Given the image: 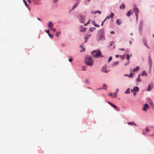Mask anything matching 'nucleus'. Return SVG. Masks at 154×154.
<instances>
[{"label":"nucleus","instance_id":"nucleus-1","mask_svg":"<svg viewBox=\"0 0 154 154\" xmlns=\"http://www.w3.org/2000/svg\"><path fill=\"white\" fill-rule=\"evenodd\" d=\"M85 61L86 64L88 66H91L93 65V60L91 57L89 56L88 55L85 56Z\"/></svg>","mask_w":154,"mask_h":154},{"label":"nucleus","instance_id":"nucleus-2","mask_svg":"<svg viewBox=\"0 0 154 154\" xmlns=\"http://www.w3.org/2000/svg\"><path fill=\"white\" fill-rule=\"evenodd\" d=\"M104 31L103 29L100 30L97 35V39L98 40H100L103 38H104Z\"/></svg>","mask_w":154,"mask_h":154},{"label":"nucleus","instance_id":"nucleus-3","mask_svg":"<svg viewBox=\"0 0 154 154\" xmlns=\"http://www.w3.org/2000/svg\"><path fill=\"white\" fill-rule=\"evenodd\" d=\"M92 55L95 58H98L99 57H102L101 55V52L100 50L94 51L92 52Z\"/></svg>","mask_w":154,"mask_h":154},{"label":"nucleus","instance_id":"nucleus-4","mask_svg":"<svg viewBox=\"0 0 154 154\" xmlns=\"http://www.w3.org/2000/svg\"><path fill=\"white\" fill-rule=\"evenodd\" d=\"M142 41L144 45H145L147 48L150 49V48L149 47L147 44V40L146 37H143L142 39Z\"/></svg>","mask_w":154,"mask_h":154},{"label":"nucleus","instance_id":"nucleus-5","mask_svg":"<svg viewBox=\"0 0 154 154\" xmlns=\"http://www.w3.org/2000/svg\"><path fill=\"white\" fill-rule=\"evenodd\" d=\"M148 64L149 66V70H151L152 65V61L150 56L148 57Z\"/></svg>","mask_w":154,"mask_h":154},{"label":"nucleus","instance_id":"nucleus-6","mask_svg":"<svg viewBox=\"0 0 154 154\" xmlns=\"http://www.w3.org/2000/svg\"><path fill=\"white\" fill-rule=\"evenodd\" d=\"M79 17L80 21L81 22L84 23L85 22V16L81 14H79Z\"/></svg>","mask_w":154,"mask_h":154},{"label":"nucleus","instance_id":"nucleus-7","mask_svg":"<svg viewBox=\"0 0 154 154\" xmlns=\"http://www.w3.org/2000/svg\"><path fill=\"white\" fill-rule=\"evenodd\" d=\"M139 88L137 86H135L134 87L133 89L132 90L131 89V92H138L139 91Z\"/></svg>","mask_w":154,"mask_h":154},{"label":"nucleus","instance_id":"nucleus-8","mask_svg":"<svg viewBox=\"0 0 154 154\" xmlns=\"http://www.w3.org/2000/svg\"><path fill=\"white\" fill-rule=\"evenodd\" d=\"M134 11L135 12V15L138 14L139 12V11L136 5H134Z\"/></svg>","mask_w":154,"mask_h":154},{"label":"nucleus","instance_id":"nucleus-9","mask_svg":"<svg viewBox=\"0 0 154 154\" xmlns=\"http://www.w3.org/2000/svg\"><path fill=\"white\" fill-rule=\"evenodd\" d=\"M108 103L110 104L112 106L114 107L115 109L117 110H118V108L115 105L113 104L112 103L108 101Z\"/></svg>","mask_w":154,"mask_h":154},{"label":"nucleus","instance_id":"nucleus-10","mask_svg":"<svg viewBox=\"0 0 154 154\" xmlns=\"http://www.w3.org/2000/svg\"><path fill=\"white\" fill-rule=\"evenodd\" d=\"M148 108L149 106L148 104H147V103H145L143 106V107L142 109V110L144 111H146L147 109H148Z\"/></svg>","mask_w":154,"mask_h":154},{"label":"nucleus","instance_id":"nucleus-11","mask_svg":"<svg viewBox=\"0 0 154 154\" xmlns=\"http://www.w3.org/2000/svg\"><path fill=\"white\" fill-rule=\"evenodd\" d=\"M140 74H139L138 76L136 79V82H141L142 81V80L141 79L140 77Z\"/></svg>","mask_w":154,"mask_h":154},{"label":"nucleus","instance_id":"nucleus-12","mask_svg":"<svg viewBox=\"0 0 154 154\" xmlns=\"http://www.w3.org/2000/svg\"><path fill=\"white\" fill-rule=\"evenodd\" d=\"M115 57L117 58H118L119 57H120L123 60L125 58L124 55H120L118 54V55H116Z\"/></svg>","mask_w":154,"mask_h":154},{"label":"nucleus","instance_id":"nucleus-13","mask_svg":"<svg viewBox=\"0 0 154 154\" xmlns=\"http://www.w3.org/2000/svg\"><path fill=\"white\" fill-rule=\"evenodd\" d=\"M127 123L129 125H135L137 126V125L134 122H128Z\"/></svg>","mask_w":154,"mask_h":154},{"label":"nucleus","instance_id":"nucleus-14","mask_svg":"<svg viewBox=\"0 0 154 154\" xmlns=\"http://www.w3.org/2000/svg\"><path fill=\"white\" fill-rule=\"evenodd\" d=\"M139 67L138 66H136L135 68L133 69V71L135 72L137 71L139 69Z\"/></svg>","mask_w":154,"mask_h":154},{"label":"nucleus","instance_id":"nucleus-15","mask_svg":"<svg viewBox=\"0 0 154 154\" xmlns=\"http://www.w3.org/2000/svg\"><path fill=\"white\" fill-rule=\"evenodd\" d=\"M48 26L49 28H51L53 26L51 22H49L48 24Z\"/></svg>","mask_w":154,"mask_h":154},{"label":"nucleus","instance_id":"nucleus-16","mask_svg":"<svg viewBox=\"0 0 154 154\" xmlns=\"http://www.w3.org/2000/svg\"><path fill=\"white\" fill-rule=\"evenodd\" d=\"M105 67H103L102 68V71H103L104 72L107 73L109 71V70H105Z\"/></svg>","mask_w":154,"mask_h":154},{"label":"nucleus","instance_id":"nucleus-17","mask_svg":"<svg viewBox=\"0 0 154 154\" xmlns=\"http://www.w3.org/2000/svg\"><path fill=\"white\" fill-rule=\"evenodd\" d=\"M79 3H76L75 4V5H73L72 8V10H73L78 5Z\"/></svg>","mask_w":154,"mask_h":154},{"label":"nucleus","instance_id":"nucleus-18","mask_svg":"<svg viewBox=\"0 0 154 154\" xmlns=\"http://www.w3.org/2000/svg\"><path fill=\"white\" fill-rule=\"evenodd\" d=\"M143 29V26L141 24H140L139 26V30L140 31H142Z\"/></svg>","mask_w":154,"mask_h":154},{"label":"nucleus","instance_id":"nucleus-19","mask_svg":"<svg viewBox=\"0 0 154 154\" xmlns=\"http://www.w3.org/2000/svg\"><path fill=\"white\" fill-rule=\"evenodd\" d=\"M132 55L131 54H127V58L126 59L128 60H129L130 57Z\"/></svg>","mask_w":154,"mask_h":154},{"label":"nucleus","instance_id":"nucleus-20","mask_svg":"<svg viewBox=\"0 0 154 154\" xmlns=\"http://www.w3.org/2000/svg\"><path fill=\"white\" fill-rule=\"evenodd\" d=\"M142 76H143L144 75H145V76H146V74L145 72V71H143L141 74H140Z\"/></svg>","mask_w":154,"mask_h":154},{"label":"nucleus","instance_id":"nucleus-21","mask_svg":"<svg viewBox=\"0 0 154 154\" xmlns=\"http://www.w3.org/2000/svg\"><path fill=\"white\" fill-rule=\"evenodd\" d=\"M96 28L95 27H91L89 29V31L90 32H92L94 30H95V29Z\"/></svg>","mask_w":154,"mask_h":154},{"label":"nucleus","instance_id":"nucleus-22","mask_svg":"<svg viewBox=\"0 0 154 154\" xmlns=\"http://www.w3.org/2000/svg\"><path fill=\"white\" fill-rule=\"evenodd\" d=\"M125 6L124 4H122L120 6V8L121 9H124Z\"/></svg>","mask_w":154,"mask_h":154},{"label":"nucleus","instance_id":"nucleus-23","mask_svg":"<svg viewBox=\"0 0 154 154\" xmlns=\"http://www.w3.org/2000/svg\"><path fill=\"white\" fill-rule=\"evenodd\" d=\"M133 76V74L132 73H131L129 75L126 74V76H128L129 78Z\"/></svg>","mask_w":154,"mask_h":154},{"label":"nucleus","instance_id":"nucleus-24","mask_svg":"<svg viewBox=\"0 0 154 154\" xmlns=\"http://www.w3.org/2000/svg\"><path fill=\"white\" fill-rule=\"evenodd\" d=\"M109 16L110 18L113 17L114 16V14L113 13H112L109 15Z\"/></svg>","mask_w":154,"mask_h":154},{"label":"nucleus","instance_id":"nucleus-25","mask_svg":"<svg viewBox=\"0 0 154 154\" xmlns=\"http://www.w3.org/2000/svg\"><path fill=\"white\" fill-rule=\"evenodd\" d=\"M130 93V89L129 88H128L126 91V94H129Z\"/></svg>","mask_w":154,"mask_h":154},{"label":"nucleus","instance_id":"nucleus-26","mask_svg":"<svg viewBox=\"0 0 154 154\" xmlns=\"http://www.w3.org/2000/svg\"><path fill=\"white\" fill-rule=\"evenodd\" d=\"M131 11H129L128 13H127L126 15H127V16L128 17H129L130 16V14H131Z\"/></svg>","mask_w":154,"mask_h":154},{"label":"nucleus","instance_id":"nucleus-27","mask_svg":"<svg viewBox=\"0 0 154 154\" xmlns=\"http://www.w3.org/2000/svg\"><path fill=\"white\" fill-rule=\"evenodd\" d=\"M116 23L117 24L119 25L121 24V22L119 21V20L117 19L116 21Z\"/></svg>","mask_w":154,"mask_h":154},{"label":"nucleus","instance_id":"nucleus-28","mask_svg":"<svg viewBox=\"0 0 154 154\" xmlns=\"http://www.w3.org/2000/svg\"><path fill=\"white\" fill-rule=\"evenodd\" d=\"M91 34H88L86 35L85 37H88V38L89 37H90L91 36Z\"/></svg>","mask_w":154,"mask_h":154},{"label":"nucleus","instance_id":"nucleus-29","mask_svg":"<svg viewBox=\"0 0 154 154\" xmlns=\"http://www.w3.org/2000/svg\"><path fill=\"white\" fill-rule=\"evenodd\" d=\"M118 63H119L118 61L115 62L113 63V66H115L116 65H118Z\"/></svg>","mask_w":154,"mask_h":154},{"label":"nucleus","instance_id":"nucleus-30","mask_svg":"<svg viewBox=\"0 0 154 154\" xmlns=\"http://www.w3.org/2000/svg\"><path fill=\"white\" fill-rule=\"evenodd\" d=\"M85 40V43L87 42L88 40V37H86L85 36L84 37Z\"/></svg>","mask_w":154,"mask_h":154},{"label":"nucleus","instance_id":"nucleus-31","mask_svg":"<svg viewBox=\"0 0 154 154\" xmlns=\"http://www.w3.org/2000/svg\"><path fill=\"white\" fill-rule=\"evenodd\" d=\"M97 13H98L99 14H100L101 13V11H97L94 12V13L95 14H96Z\"/></svg>","mask_w":154,"mask_h":154},{"label":"nucleus","instance_id":"nucleus-32","mask_svg":"<svg viewBox=\"0 0 154 154\" xmlns=\"http://www.w3.org/2000/svg\"><path fill=\"white\" fill-rule=\"evenodd\" d=\"M90 23V20H89L87 23H86L84 25L85 26H86L88 24Z\"/></svg>","mask_w":154,"mask_h":154},{"label":"nucleus","instance_id":"nucleus-33","mask_svg":"<svg viewBox=\"0 0 154 154\" xmlns=\"http://www.w3.org/2000/svg\"><path fill=\"white\" fill-rule=\"evenodd\" d=\"M23 2L25 4V5L27 7L28 6V4L26 3V1H25V0H23Z\"/></svg>","mask_w":154,"mask_h":154},{"label":"nucleus","instance_id":"nucleus-34","mask_svg":"<svg viewBox=\"0 0 154 154\" xmlns=\"http://www.w3.org/2000/svg\"><path fill=\"white\" fill-rule=\"evenodd\" d=\"M145 131L147 132L149 131V128L147 126L145 128Z\"/></svg>","mask_w":154,"mask_h":154},{"label":"nucleus","instance_id":"nucleus-35","mask_svg":"<svg viewBox=\"0 0 154 154\" xmlns=\"http://www.w3.org/2000/svg\"><path fill=\"white\" fill-rule=\"evenodd\" d=\"M114 42L113 41H112L111 42H110V45H109V46H112V45H113V44H114Z\"/></svg>","mask_w":154,"mask_h":154},{"label":"nucleus","instance_id":"nucleus-36","mask_svg":"<svg viewBox=\"0 0 154 154\" xmlns=\"http://www.w3.org/2000/svg\"><path fill=\"white\" fill-rule=\"evenodd\" d=\"M112 59V57H110L109 58L108 60V62H109Z\"/></svg>","mask_w":154,"mask_h":154},{"label":"nucleus","instance_id":"nucleus-37","mask_svg":"<svg viewBox=\"0 0 154 154\" xmlns=\"http://www.w3.org/2000/svg\"><path fill=\"white\" fill-rule=\"evenodd\" d=\"M48 35L51 38H52L53 37V35H52L50 34V33Z\"/></svg>","mask_w":154,"mask_h":154},{"label":"nucleus","instance_id":"nucleus-38","mask_svg":"<svg viewBox=\"0 0 154 154\" xmlns=\"http://www.w3.org/2000/svg\"><path fill=\"white\" fill-rule=\"evenodd\" d=\"M150 85H149L148 88V89H147V91H151V89H150Z\"/></svg>","mask_w":154,"mask_h":154},{"label":"nucleus","instance_id":"nucleus-39","mask_svg":"<svg viewBox=\"0 0 154 154\" xmlns=\"http://www.w3.org/2000/svg\"><path fill=\"white\" fill-rule=\"evenodd\" d=\"M60 32H57L56 34V36L58 37L60 35Z\"/></svg>","mask_w":154,"mask_h":154},{"label":"nucleus","instance_id":"nucleus-40","mask_svg":"<svg viewBox=\"0 0 154 154\" xmlns=\"http://www.w3.org/2000/svg\"><path fill=\"white\" fill-rule=\"evenodd\" d=\"M53 31H56V29L55 28H52V27L50 28Z\"/></svg>","mask_w":154,"mask_h":154},{"label":"nucleus","instance_id":"nucleus-41","mask_svg":"<svg viewBox=\"0 0 154 154\" xmlns=\"http://www.w3.org/2000/svg\"><path fill=\"white\" fill-rule=\"evenodd\" d=\"M130 63V62L129 60H128V61L126 63V66L128 65Z\"/></svg>","mask_w":154,"mask_h":154},{"label":"nucleus","instance_id":"nucleus-42","mask_svg":"<svg viewBox=\"0 0 154 154\" xmlns=\"http://www.w3.org/2000/svg\"><path fill=\"white\" fill-rule=\"evenodd\" d=\"M46 32L48 35L49 34H50L49 33V30H47L46 31Z\"/></svg>","mask_w":154,"mask_h":154},{"label":"nucleus","instance_id":"nucleus-43","mask_svg":"<svg viewBox=\"0 0 154 154\" xmlns=\"http://www.w3.org/2000/svg\"><path fill=\"white\" fill-rule=\"evenodd\" d=\"M94 25L96 27H99L100 26L99 25H98L97 24H96V23H95Z\"/></svg>","mask_w":154,"mask_h":154},{"label":"nucleus","instance_id":"nucleus-44","mask_svg":"<svg viewBox=\"0 0 154 154\" xmlns=\"http://www.w3.org/2000/svg\"><path fill=\"white\" fill-rule=\"evenodd\" d=\"M117 94V92H116L115 93L114 95H115V97H116V95Z\"/></svg>","mask_w":154,"mask_h":154},{"label":"nucleus","instance_id":"nucleus-45","mask_svg":"<svg viewBox=\"0 0 154 154\" xmlns=\"http://www.w3.org/2000/svg\"><path fill=\"white\" fill-rule=\"evenodd\" d=\"M136 15V20H138V14H137V15Z\"/></svg>","mask_w":154,"mask_h":154},{"label":"nucleus","instance_id":"nucleus-46","mask_svg":"<svg viewBox=\"0 0 154 154\" xmlns=\"http://www.w3.org/2000/svg\"><path fill=\"white\" fill-rule=\"evenodd\" d=\"M85 82L86 83H89V80H88V79H86L85 80Z\"/></svg>","mask_w":154,"mask_h":154},{"label":"nucleus","instance_id":"nucleus-47","mask_svg":"<svg viewBox=\"0 0 154 154\" xmlns=\"http://www.w3.org/2000/svg\"><path fill=\"white\" fill-rule=\"evenodd\" d=\"M69 60L70 62H71L72 61V58L69 59Z\"/></svg>","mask_w":154,"mask_h":154},{"label":"nucleus","instance_id":"nucleus-48","mask_svg":"<svg viewBox=\"0 0 154 154\" xmlns=\"http://www.w3.org/2000/svg\"><path fill=\"white\" fill-rule=\"evenodd\" d=\"M110 32L112 34H114L115 33V32L113 31H110Z\"/></svg>","mask_w":154,"mask_h":154},{"label":"nucleus","instance_id":"nucleus-49","mask_svg":"<svg viewBox=\"0 0 154 154\" xmlns=\"http://www.w3.org/2000/svg\"><path fill=\"white\" fill-rule=\"evenodd\" d=\"M85 48H83V50L82 51H81L80 52L84 51H85Z\"/></svg>","mask_w":154,"mask_h":154},{"label":"nucleus","instance_id":"nucleus-50","mask_svg":"<svg viewBox=\"0 0 154 154\" xmlns=\"http://www.w3.org/2000/svg\"><path fill=\"white\" fill-rule=\"evenodd\" d=\"M109 94L110 96H112V97H113V95L112 94L110 93Z\"/></svg>","mask_w":154,"mask_h":154},{"label":"nucleus","instance_id":"nucleus-51","mask_svg":"<svg viewBox=\"0 0 154 154\" xmlns=\"http://www.w3.org/2000/svg\"><path fill=\"white\" fill-rule=\"evenodd\" d=\"M92 23L94 24V25L95 23H95V21H92Z\"/></svg>","mask_w":154,"mask_h":154},{"label":"nucleus","instance_id":"nucleus-52","mask_svg":"<svg viewBox=\"0 0 154 154\" xmlns=\"http://www.w3.org/2000/svg\"><path fill=\"white\" fill-rule=\"evenodd\" d=\"M119 50H121L122 51H125V49L123 48H120L119 49Z\"/></svg>","mask_w":154,"mask_h":154},{"label":"nucleus","instance_id":"nucleus-53","mask_svg":"<svg viewBox=\"0 0 154 154\" xmlns=\"http://www.w3.org/2000/svg\"><path fill=\"white\" fill-rule=\"evenodd\" d=\"M110 17H109V15L106 18V19H109Z\"/></svg>","mask_w":154,"mask_h":154},{"label":"nucleus","instance_id":"nucleus-54","mask_svg":"<svg viewBox=\"0 0 154 154\" xmlns=\"http://www.w3.org/2000/svg\"><path fill=\"white\" fill-rule=\"evenodd\" d=\"M136 92H134V94H133V95H134V96L136 95Z\"/></svg>","mask_w":154,"mask_h":154},{"label":"nucleus","instance_id":"nucleus-55","mask_svg":"<svg viewBox=\"0 0 154 154\" xmlns=\"http://www.w3.org/2000/svg\"><path fill=\"white\" fill-rule=\"evenodd\" d=\"M103 86H105L106 87H107V86L106 85H105V84H104L103 85Z\"/></svg>","mask_w":154,"mask_h":154},{"label":"nucleus","instance_id":"nucleus-56","mask_svg":"<svg viewBox=\"0 0 154 154\" xmlns=\"http://www.w3.org/2000/svg\"><path fill=\"white\" fill-rule=\"evenodd\" d=\"M27 1L29 3H31V1L30 0H28Z\"/></svg>","mask_w":154,"mask_h":154},{"label":"nucleus","instance_id":"nucleus-57","mask_svg":"<svg viewBox=\"0 0 154 154\" xmlns=\"http://www.w3.org/2000/svg\"><path fill=\"white\" fill-rule=\"evenodd\" d=\"M104 22H103V21L102 22V24H101V26H103V23Z\"/></svg>","mask_w":154,"mask_h":154},{"label":"nucleus","instance_id":"nucleus-58","mask_svg":"<svg viewBox=\"0 0 154 154\" xmlns=\"http://www.w3.org/2000/svg\"><path fill=\"white\" fill-rule=\"evenodd\" d=\"M37 19L38 20H41V19L39 18H37Z\"/></svg>","mask_w":154,"mask_h":154},{"label":"nucleus","instance_id":"nucleus-59","mask_svg":"<svg viewBox=\"0 0 154 154\" xmlns=\"http://www.w3.org/2000/svg\"><path fill=\"white\" fill-rule=\"evenodd\" d=\"M58 0H54V2H56V1H58Z\"/></svg>","mask_w":154,"mask_h":154},{"label":"nucleus","instance_id":"nucleus-60","mask_svg":"<svg viewBox=\"0 0 154 154\" xmlns=\"http://www.w3.org/2000/svg\"><path fill=\"white\" fill-rule=\"evenodd\" d=\"M106 20V18H105V19L103 20V22H104Z\"/></svg>","mask_w":154,"mask_h":154},{"label":"nucleus","instance_id":"nucleus-61","mask_svg":"<svg viewBox=\"0 0 154 154\" xmlns=\"http://www.w3.org/2000/svg\"><path fill=\"white\" fill-rule=\"evenodd\" d=\"M119 89H117L116 90V92H118V91H119Z\"/></svg>","mask_w":154,"mask_h":154},{"label":"nucleus","instance_id":"nucleus-62","mask_svg":"<svg viewBox=\"0 0 154 154\" xmlns=\"http://www.w3.org/2000/svg\"><path fill=\"white\" fill-rule=\"evenodd\" d=\"M129 43H130V44H131V41H130L129 42Z\"/></svg>","mask_w":154,"mask_h":154},{"label":"nucleus","instance_id":"nucleus-63","mask_svg":"<svg viewBox=\"0 0 154 154\" xmlns=\"http://www.w3.org/2000/svg\"><path fill=\"white\" fill-rule=\"evenodd\" d=\"M80 47L82 48V45H81L80 46Z\"/></svg>","mask_w":154,"mask_h":154},{"label":"nucleus","instance_id":"nucleus-64","mask_svg":"<svg viewBox=\"0 0 154 154\" xmlns=\"http://www.w3.org/2000/svg\"><path fill=\"white\" fill-rule=\"evenodd\" d=\"M143 134L144 135H145V132H143Z\"/></svg>","mask_w":154,"mask_h":154}]
</instances>
